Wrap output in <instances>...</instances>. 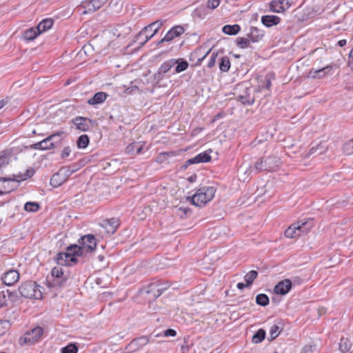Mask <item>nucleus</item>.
Masks as SVG:
<instances>
[{
    "label": "nucleus",
    "mask_w": 353,
    "mask_h": 353,
    "mask_svg": "<svg viewBox=\"0 0 353 353\" xmlns=\"http://www.w3.org/2000/svg\"><path fill=\"white\" fill-rule=\"evenodd\" d=\"M281 19L276 15H265L261 17V22H279Z\"/></svg>",
    "instance_id": "obj_43"
},
{
    "label": "nucleus",
    "mask_w": 353,
    "mask_h": 353,
    "mask_svg": "<svg viewBox=\"0 0 353 353\" xmlns=\"http://www.w3.org/2000/svg\"><path fill=\"white\" fill-rule=\"evenodd\" d=\"M148 342L145 337H141L132 340L127 347L129 352H135L139 350L140 347L143 346Z\"/></svg>",
    "instance_id": "obj_22"
},
{
    "label": "nucleus",
    "mask_w": 353,
    "mask_h": 353,
    "mask_svg": "<svg viewBox=\"0 0 353 353\" xmlns=\"http://www.w3.org/2000/svg\"><path fill=\"white\" fill-rule=\"evenodd\" d=\"M343 152L346 155L353 154V139L345 143L342 148Z\"/></svg>",
    "instance_id": "obj_40"
},
{
    "label": "nucleus",
    "mask_w": 353,
    "mask_h": 353,
    "mask_svg": "<svg viewBox=\"0 0 353 353\" xmlns=\"http://www.w3.org/2000/svg\"><path fill=\"white\" fill-rule=\"evenodd\" d=\"M348 63L352 70H353V48L351 50L349 54Z\"/></svg>",
    "instance_id": "obj_53"
},
{
    "label": "nucleus",
    "mask_w": 353,
    "mask_h": 353,
    "mask_svg": "<svg viewBox=\"0 0 353 353\" xmlns=\"http://www.w3.org/2000/svg\"><path fill=\"white\" fill-rule=\"evenodd\" d=\"M269 302V297L265 294H259L256 297V303L261 306H266Z\"/></svg>",
    "instance_id": "obj_33"
},
{
    "label": "nucleus",
    "mask_w": 353,
    "mask_h": 353,
    "mask_svg": "<svg viewBox=\"0 0 353 353\" xmlns=\"http://www.w3.org/2000/svg\"><path fill=\"white\" fill-rule=\"evenodd\" d=\"M157 23H149L145 26L138 34V39H143L142 43L147 42L151 39L157 32L159 26Z\"/></svg>",
    "instance_id": "obj_11"
},
{
    "label": "nucleus",
    "mask_w": 353,
    "mask_h": 353,
    "mask_svg": "<svg viewBox=\"0 0 353 353\" xmlns=\"http://www.w3.org/2000/svg\"><path fill=\"white\" fill-rule=\"evenodd\" d=\"M79 245L78 248L80 249L79 255L81 256L86 253L94 251L97 247V241L94 235L87 234L82 236L79 240Z\"/></svg>",
    "instance_id": "obj_6"
},
{
    "label": "nucleus",
    "mask_w": 353,
    "mask_h": 353,
    "mask_svg": "<svg viewBox=\"0 0 353 353\" xmlns=\"http://www.w3.org/2000/svg\"><path fill=\"white\" fill-rule=\"evenodd\" d=\"M53 23H38L36 27L30 28L26 30L23 34V37L28 41H33L40 34L52 28Z\"/></svg>",
    "instance_id": "obj_8"
},
{
    "label": "nucleus",
    "mask_w": 353,
    "mask_h": 353,
    "mask_svg": "<svg viewBox=\"0 0 353 353\" xmlns=\"http://www.w3.org/2000/svg\"><path fill=\"white\" fill-rule=\"evenodd\" d=\"M63 134V132H58L57 133L48 136V137L42 140L41 143L43 150L54 148L55 145L52 141L57 137H60Z\"/></svg>",
    "instance_id": "obj_19"
},
{
    "label": "nucleus",
    "mask_w": 353,
    "mask_h": 353,
    "mask_svg": "<svg viewBox=\"0 0 353 353\" xmlns=\"http://www.w3.org/2000/svg\"><path fill=\"white\" fill-rule=\"evenodd\" d=\"M21 295L28 299H39L42 297V293L39 286L36 282L27 281L22 283L19 288Z\"/></svg>",
    "instance_id": "obj_5"
},
{
    "label": "nucleus",
    "mask_w": 353,
    "mask_h": 353,
    "mask_svg": "<svg viewBox=\"0 0 353 353\" xmlns=\"http://www.w3.org/2000/svg\"><path fill=\"white\" fill-rule=\"evenodd\" d=\"M184 28L180 25L175 26L172 28H171L164 36L163 38L159 43H163L170 41L174 38L180 36L184 32Z\"/></svg>",
    "instance_id": "obj_14"
},
{
    "label": "nucleus",
    "mask_w": 353,
    "mask_h": 353,
    "mask_svg": "<svg viewBox=\"0 0 353 353\" xmlns=\"http://www.w3.org/2000/svg\"><path fill=\"white\" fill-rule=\"evenodd\" d=\"M108 0H86L82 3L81 7L83 8L82 14L93 12L101 8L107 3Z\"/></svg>",
    "instance_id": "obj_10"
},
{
    "label": "nucleus",
    "mask_w": 353,
    "mask_h": 353,
    "mask_svg": "<svg viewBox=\"0 0 353 353\" xmlns=\"http://www.w3.org/2000/svg\"><path fill=\"white\" fill-rule=\"evenodd\" d=\"M332 68V65H329L318 70L312 69L309 72V76L313 79H321L327 74Z\"/></svg>",
    "instance_id": "obj_20"
},
{
    "label": "nucleus",
    "mask_w": 353,
    "mask_h": 353,
    "mask_svg": "<svg viewBox=\"0 0 353 353\" xmlns=\"http://www.w3.org/2000/svg\"><path fill=\"white\" fill-rule=\"evenodd\" d=\"M313 227L312 220L303 219L290 225L285 232L287 238L294 239L307 234Z\"/></svg>",
    "instance_id": "obj_3"
},
{
    "label": "nucleus",
    "mask_w": 353,
    "mask_h": 353,
    "mask_svg": "<svg viewBox=\"0 0 353 353\" xmlns=\"http://www.w3.org/2000/svg\"><path fill=\"white\" fill-rule=\"evenodd\" d=\"M196 163H199L198 162V160L195 156L192 158L188 159L185 162V163L183 165L182 168L184 169H186L189 165H193V164H196Z\"/></svg>",
    "instance_id": "obj_46"
},
{
    "label": "nucleus",
    "mask_w": 353,
    "mask_h": 353,
    "mask_svg": "<svg viewBox=\"0 0 353 353\" xmlns=\"http://www.w3.org/2000/svg\"><path fill=\"white\" fill-rule=\"evenodd\" d=\"M52 276L54 280V285H61L63 282L66 280V276H64L63 270L62 268L60 267H54L52 269L51 271Z\"/></svg>",
    "instance_id": "obj_18"
},
{
    "label": "nucleus",
    "mask_w": 353,
    "mask_h": 353,
    "mask_svg": "<svg viewBox=\"0 0 353 353\" xmlns=\"http://www.w3.org/2000/svg\"><path fill=\"white\" fill-rule=\"evenodd\" d=\"M43 334V329L41 327H36L28 331L23 337L20 339V343L32 345L39 341Z\"/></svg>",
    "instance_id": "obj_9"
},
{
    "label": "nucleus",
    "mask_w": 353,
    "mask_h": 353,
    "mask_svg": "<svg viewBox=\"0 0 353 353\" xmlns=\"http://www.w3.org/2000/svg\"><path fill=\"white\" fill-rule=\"evenodd\" d=\"M31 148L34 149V150H43L41 141H39L38 143H36L32 145Z\"/></svg>",
    "instance_id": "obj_55"
},
{
    "label": "nucleus",
    "mask_w": 353,
    "mask_h": 353,
    "mask_svg": "<svg viewBox=\"0 0 353 353\" xmlns=\"http://www.w3.org/2000/svg\"><path fill=\"white\" fill-rule=\"evenodd\" d=\"M61 170H59L57 173L52 175L50 179V185L52 186L55 188L59 187L65 182V179L61 176Z\"/></svg>",
    "instance_id": "obj_27"
},
{
    "label": "nucleus",
    "mask_w": 353,
    "mask_h": 353,
    "mask_svg": "<svg viewBox=\"0 0 353 353\" xmlns=\"http://www.w3.org/2000/svg\"><path fill=\"white\" fill-rule=\"evenodd\" d=\"M10 327V323L9 321L0 320V336L3 335Z\"/></svg>",
    "instance_id": "obj_42"
},
{
    "label": "nucleus",
    "mask_w": 353,
    "mask_h": 353,
    "mask_svg": "<svg viewBox=\"0 0 353 353\" xmlns=\"http://www.w3.org/2000/svg\"><path fill=\"white\" fill-rule=\"evenodd\" d=\"M316 350L317 347L316 345L309 344L303 347L301 353H314Z\"/></svg>",
    "instance_id": "obj_45"
},
{
    "label": "nucleus",
    "mask_w": 353,
    "mask_h": 353,
    "mask_svg": "<svg viewBox=\"0 0 353 353\" xmlns=\"http://www.w3.org/2000/svg\"><path fill=\"white\" fill-rule=\"evenodd\" d=\"M290 0H285L284 6H285V9H287L290 7Z\"/></svg>",
    "instance_id": "obj_59"
},
{
    "label": "nucleus",
    "mask_w": 353,
    "mask_h": 353,
    "mask_svg": "<svg viewBox=\"0 0 353 353\" xmlns=\"http://www.w3.org/2000/svg\"><path fill=\"white\" fill-rule=\"evenodd\" d=\"M20 277L19 272L16 270L11 269L6 272L2 276V281L6 285H12L17 283Z\"/></svg>",
    "instance_id": "obj_13"
},
{
    "label": "nucleus",
    "mask_w": 353,
    "mask_h": 353,
    "mask_svg": "<svg viewBox=\"0 0 353 353\" xmlns=\"http://www.w3.org/2000/svg\"><path fill=\"white\" fill-rule=\"evenodd\" d=\"M181 353H196V350L188 345H183L181 348Z\"/></svg>",
    "instance_id": "obj_47"
},
{
    "label": "nucleus",
    "mask_w": 353,
    "mask_h": 353,
    "mask_svg": "<svg viewBox=\"0 0 353 353\" xmlns=\"http://www.w3.org/2000/svg\"><path fill=\"white\" fill-rule=\"evenodd\" d=\"M241 30L239 26L236 23L234 25H226L223 27V32L228 35H235L236 34Z\"/></svg>",
    "instance_id": "obj_26"
},
{
    "label": "nucleus",
    "mask_w": 353,
    "mask_h": 353,
    "mask_svg": "<svg viewBox=\"0 0 353 353\" xmlns=\"http://www.w3.org/2000/svg\"><path fill=\"white\" fill-rule=\"evenodd\" d=\"M285 0H274L270 3V8L274 12H281L285 10Z\"/></svg>",
    "instance_id": "obj_25"
},
{
    "label": "nucleus",
    "mask_w": 353,
    "mask_h": 353,
    "mask_svg": "<svg viewBox=\"0 0 353 353\" xmlns=\"http://www.w3.org/2000/svg\"><path fill=\"white\" fill-rule=\"evenodd\" d=\"M251 40L248 38V36L246 37H239L236 39V44L240 48H247L250 46Z\"/></svg>",
    "instance_id": "obj_36"
},
{
    "label": "nucleus",
    "mask_w": 353,
    "mask_h": 353,
    "mask_svg": "<svg viewBox=\"0 0 353 353\" xmlns=\"http://www.w3.org/2000/svg\"><path fill=\"white\" fill-rule=\"evenodd\" d=\"M263 24L265 25L266 27L269 28V27L272 26L273 25H276L277 23H263Z\"/></svg>",
    "instance_id": "obj_64"
},
{
    "label": "nucleus",
    "mask_w": 353,
    "mask_h": 353,
    "mask_svg": "<svg viewBox=\"0 0 353 353\" xmlns=\"http://www.w3.org/2000/svg\"><path fill=\"white\" fill-rule=\"evenodd\" d=\"M281 164V161L279 157L275 155H270L267 157H263L259 159L254 167H250L245 171L247 173L249 172H251L256 171V172H261L264 171L273 172L276 170Z\"/></svg>",
    "instance_id": "obj_1"
},
{
    "label": "nucleus",
    "mask_w": 353,
    "mask_h": 353,
    "mask_svg": "<svg viewBox=\"0 0 353 353\" xmlns=\"http://www.w3.org/2000/svg\"><path fill=\"white\" fill-rule=\"evenodd\" d=\"M220 4V0H208L207 6L211 9L216 8Z\"/></svg>",
    "instance_id": "obj_48"
},
{
    "label": "nucleus",
    "mask_w": 353,
    "mask_h": 353,
    "mask_svg": "<svg viewBox=\"0 0 353 353\" xmlns=\"http://www.w3.org/2000/svg\"><path fill=\"white\" fill-rule=\"evenodd\" d=\"M119 224L120 223L118 219L112 218L103 220L100 225L105 230L108 234H113L116 232Z\"/></svg>",
    "instance_id": "obj_15"
},
{
    "label": "nucleus",
    "mask_w": 353,
    "mask_h": 353,
    "mask_svg": "<svg viewBox=\"0 0 353 353\" xmlns=\"http://www.w3.org/2000/svg\"><path fill=\"white\" fill-rule=\"evenodd\" d=\"M196 157L199 163H206L211 160V156L207 151L198 154L197 155H196Z\"/></svg>",
    "instance_id": "obj_41"
},
{
    "label": "nucleus",
    "mask_w": 353,
    "mask_h": 353,
    "mask_svg": "<svg viewBox=\"0 0 353 353\" xmlns=\"http://www.w3.org/2000/svg\"><path fill=\"white\" fill-rule=\"evenodd\" d=\"M271 86V82L270 80H268L266 83H265V88L266 89H269Z\"/></svg>",
    "instance_id": "obj_61"
},
{
    "label": "nucleus",
    "mask_w": 353,
    "mask_h": 353,
    "mask_svg": "<svg viewBox=\"0 0 353 353\" xmlns=\"http://www.w3.org/2000/svg\"><path fill=\"white\" fill-rule=\"evenodd\" d=\"M177 63L176 59H171L164 62L159 68V72L165 74Z\"/></svg>",
    "instance_id": "obj_29"
},
{
    "label": "nucleus",
    "mask_w": 353,
    "mask_h": 353,
    "mask_svg": "<svg viewBox=\"0 0 353 353\" xmlns=\"http://www.w3.org/2000/svg\"><path fill=\"white\" fill-rule=\"evenodd\" d=\"M174 157L175 154L173 152H161L158 154L156 161L159 163H170V159Z\"/></svg>",
    "instance_id": "obj_28"
},
{
    "label": "nucleus",
    "mask_w": 353,
    "mask_h": 353,
    "mask_svg": "<svg viewBox=\"0 0 353 353\" xmlns=\"http://www.w3.org/2000/svg\"><path fill=\"white\" fill-rule=\"evenodd\" d=\"M80 249L77 244H72L67 247L65 252H59L56 257V262L61 266H68L76 263L79 256Z\"/></svg>",
    "instance_id": "obj_4"
},
{
    "label": "nucleus",
    "mask_w": 353,
    "mask_h": 353,
    "mask_svg": "<svg viewBox=\"0 0 353 353\" xmlns=\"http://www.w3.org/2000/svg\"><path fill=\"white\" fill-rule=\"evenodd\" d=\"M90 142V139L88 135L83 134L79 137L77 141V148L79 149H84L85 148Z\"/></svg>",
    "instance_id": "obj_30"
},
{
    "label": "nucleus",
    "mask_w": 353,
    "mask_h": 353,
    "mask_svg": "<svg viewBox=\"0 0 353 353\" xmlns=\"http://www.w3.org/2000/svg\"><path fill=\"white\" fill-rule=\"evenodd\" d=\"M8 103H9V99L8 98L1 99L0 100V110H2Z\"/></svg>",
    "instance_id": "obj_54"
},
{
    "label": "nucleus",
    "mask_w": 353,
    "mask_h": 353,
    "mask_svg": "<svg viewBox=\"0 0 353 353\" xmlns=\"http://www.w3.org/2000/svg\"><path fill=\"white\" fill-rule=\"evenodd\" d=\"M292 285L291 280L284 279L275 285L274 291L277 294L285 295L292 288Z\"/></svg>",
    "instance_id": "obj_16"
},
{
    "label": "nucleus",
    "mask_w": 353,
    "mask_h": 353,
    "mask_svg": "<svg viewBox=\"0 0 353 353\" xmlns=\"http://www.w3.org/2000/svg\"><path fill=\"white\" fill-rule=\"evenodd\" d=\"M70 152H71V150L70 148V147H65L62 151V154H61V157L62 158H66L68 157H69V155L70 154Z\"/></svg>",
    "instance_id": "obj_51"
},
{
    "label": "nucleus",
    "mask_w": 353,
    "mask_h": 353,
    "mask_svg": "<svg viewBox=\"0 0 353 353\" xmlns=\"http://www.w3.org/2000/svg\"><path fill=\"white\" fill-rule=\"evenodd\" d=\"M169 287L168 283H153L150 284L146 288L141 290V294L149 295L148 299H155L161 296L163 292Z\"/></svg>",
    "instance_id": "obj_7"
},
{
    "label": "nucleus",
    "mask_w": 353,
    "mask_h": 353,
    "mask_svg": "<svg viewBox=\"0 0 353 353\" xmlns=\"http://www.w3.org/2000/svg\"><path fill=\"white\" fill-rule=\"evenodd\" d=\"M34 173V170L32 168H29L26 170L25 174L14 176L16 178L14 179L13 180L17 181H24L28 178H30L31 176H32Z\"/></svg>",
    "instance_id": "obj_38"
},
{
    "label": "nucleus",
    "mask_w": 353,
    "mask_h": 353,
    "mask_svg": "<svg viewBox=\"0 0 353 353\" xmlns=\"http://www.w3.org/2000/svg\"><path fill=\"white\" fill-rule=\"evenodd\" d=\"M343 339H341V341L340 343V348L343 352H346L350 350V347L347 345V342L345 341L344 342V348H343Z\"/></svg>",
    "instance_id": "obj_52"
},
{
    "label": "nucleus",
    "mask_w": 353,
    "mask_h": 353,
    "mask_svg": "<svg viewBox=\"0 0 353 353\" xmlns=\"http://www.w3.org/2000/svg\"><path fill=\"white\" fill-rule=\"evenodd\" d=\"M257 276L258 272L255 270H251L249 272H248L244 276V279L246 282V286H250L252 284L254 279L257 277Z\"/></svg>",
    "instance_id": "obj_32"
},
{
    "label": "nucleus",
    "mask_w": 353,
    "mask_h": 353,
    "mask_svg": "<svg viewBox=\"0 0 353 353\" xmlns=\"http://www.w3.org/2000/svg\"><path fill=\"white\" fill-rule=\"evenodd\" d=\"M346 40L345 39H341L340 41H339L338 42V45L340 46V47H343L346 45Z\"/></svg>",
    "instance_id": "obj_57"
},
{
    "label": "nucleus",
    "mask_w": 353,
    "mask_h": 353,
    "mask_svg": "<svg viewBox=\"0 0 353 353\" xmlns=\"http://www.w3.org/2000/svg\"><path fill=\"white\" fill-rule=\"evenodd\" d=\"M176 61L177 63L176 64L177 65L175 68V72L176 73H180L183 71H185L188 68V63L186 61L181 59H176Z\"/></svg>",
    "instance_id": "obj_37"
},
{
    "label": "nucleus",
    "mask_w": 353,
    "mask_h": 353,
    "mask_svg": "<svg viewBox=\"0 0 353 353\" xmlns=\"http://www.w3.org/2000/svg\"><path fill=\"white\" fill-rule=\"evenodd\" d=\"M92 120L83 117H77L73 119V123L80 131H88L91 126Z\"/></svg>",
    "instance_id": "obj_17"
},
{
    "label": "nucleus",
    "mask_w": 353,
    "mask_h": 353,
    "mask_svg": "<svg viewBox=\"0 0 353 353\" xmlns=\"http://www.w3.org/2000/svg\"><path fill=\"white\" fill-rule=\"evenodd\" d=\"M216 56L217 54H215L214 52H213L211 55V57H210V59L208 63V67L211 68H212L214 64H215V62H216Z\"/></svg>",
    "instance_id": "obj_49"
},
{
    "label": "nucleus",
    "mask_w": 353,
    "mask_h": 353,
    "mask_svg": "<svg viewBox=\"0 0 353 353\" xmlns=\"http://www.w3.org/2000/svg\"><path fill=\"white\" fill-rule=\"evenodd\" d=\"M108 96V94L104 92H98L92 98L88 99V103L93 106L101 104L106 100Z\"/></svg>",
    "instance_id": "obj_21"
},
{
    "label": "nucleus",
    "mask_w": 353,
    "mask_h": 353,
    "mask_svg": "<svg viewBox=\"0 0 353 353\" xmlns=\"http://www.w3.org/2000/svg\"><path fill=\"white\" fill-rule=\"evenodd\" d=\"M316 149H315L314 147H312L310 150V154H312L316 152Z\"/></svg>",
    "instance_id": "obj_63"
},
{
    "label": "nucleus",
    "mask_w": 353,
    "mask_h": 353,
    "mask_svg": "<svg viewBox=\"0 0 353 353\" xmlns=\"http://www.w3.org/2000/svg\"><path fill=\"white\" fill-rule=\"evenodd\" d=\"M215 192L214 187L203 186L199 188L192 196H188L187 199L190 200L193 205L201 207L213 199Z\"/></svg>",
    "instance_id": "obj_2"
},
{
    "label": "nucleus",
    "mask_w": 353,
    "mask_h": 353,
    "mask_svg": "<svg viewBox=\"0 0 353 353\" xmlns=\"http://www.w3.org/2000/svg\"><path fill=\"white\" fill-rule=\"evenodd\" d=\"M79 347L75 343H69L61 347L60 352L61 353H77Z\"/></svg>",
    "instance_id": "obj_34"
},
{
    "label": "nucleus",
    "mask_w": 353,
    "mask_h": 353,
    "mask_svg": "<svg viewBox=\"0 0 353 353\" xmlns=\"http://www.w3.org/2000/svg\"><path fill=\"white\" fill-rule=\"evenodd\" d=\"M239 90L242 93L238 95V99L243 105H251L254 102V97L251 96L250 89L246 86L239 85Z\"/></svg>",
    "instance_id": "obj_12"
},
{
    "label": "nucleus",
    "mask_w": 353,
    "mask_h": 353,
    "mask_svg": "<svg viewBox=\"0 0 353 353\" xmlns=\"http://www.w3.org/2000/svg\"><path fill=\"white\" fill-rule=\"evenodd\" d=\"M176 332L173 329H168L163 332L164 336H175Z\"/></svg>",
    "instance_id": "obj_50"
},
{
    "label": "nucleus",
    "mask_w": 353,
    "mask_h": 353,
    "mask_svg": "<svg viewBox=\"0 0 353 353\" xmlns=\"http://www.w3.org/2000/svg\"><path fill=\"white\" fill-rule=\"evenodd\" d=\"M280 331H281V329L279 325H272L270 330V336L271 337V339L272 340V339H276L280 334Z\"/></svg>",
    "instance_id": "obj_44"
},
{
    "label": "nucleus",
    "mask_w": 353,
    "mask_h": 353,
    "mask_svg": "<svg viewBox=\"0 0 353 353\" xmlns=\"http://www.w3.org/2000/svg\"><path fill=\"white\" fill-rule=\"evenodd\" d=\"M39 209V204L37 202L28 201L24 205V210L27 212H34Z\"/></svg>",
    "instance_id": "obj_39"
},
{
    "label": "nucleus",
    "mask_w": 353,
    "mask_h": 353,
    "mask_svg": "<svg viewBox=\"0 0 353 353\" xmlns=\"http://www.w3.org/2000/svg\"><path fill=\"white\" fill-rule=\"evenodd\" d=\"M196 179V175H193V176H191L188 178V181H190V182H194Z\"/></svg>",
    "instance_id": "obj_60"
},
{
    "label": "nucleus",
    "mask_w": 353,
    "mask_h": 353,
    "mask_svg": "<svg viewBox=\"0 0 353 353\" xmlns=\"http://www.w3.org/2000/svg\"><path fill=\"white\" fill-rule=\"evenodd\" d=\"M219 69L222 72H228L230 68V59L226 56L221 57L219 60Z\"/></svg>",
    "instance_id": "obj_31"
},
{
    "label": "nucleus",
    "mask_w": 353,
    "mask_h": 353,
    "mask_svg": "<svg viewBox=\"0 0 353 353\" xmlns=\"http://www.w3.org/2000/svg\"><path fill=\"white\" fill-rule=\"evenodd\" d=\"M40 22H43V23H46V22H53V20L50 18H46V19H43L42 20L40 21Z\"/></svg>",
    "instance_id": "obj_58"
},
{
    "label": "nucleus",
    "mask_w": 353,
    "mask_h": 353,
    "mask_svg": "<svg viewBox=\"0 0 353 353\" xmlns=\"http://www.w3.org/2000/svg\"><path fill=\"white\" fill-rule=\"evenodd\" d=\"M265 337V331L263 329H259L252 336V342L254 343H261Z\"/></svg>",
    "instance_id": "obj_35"
},
{
    "label": "nucleus",
    "mask_w": 353,
    "mask_h": 353,
    "mask_svg": "<svg viewBox=\"0 0 353 353\" xmlns=\"http://www.w3.org/2000/svg\"><path fill=\"white\" fill-rule=\"evenodd\" d=\"M245 287H247L246 284H244L243 283H238L236 285V288L240 290H243Z\"/></svg>",
    "instance_id": "obj_56"
},
{
    "label": "nucleus",
    "mask_w": 353,
    "mask_h": 353,
    "mask_svg": "<svg viewBox=\"0 0 353 353\" xmlns=\"http://www.w3.org/2000/svg\"><path fill=\"white\" fill-rule=\"evenodd\" d=\"M246 36L251 40L252 43L259 41L263 37V32L255 27H251L249 32Z\"/></svg>",
    "instance_id": "obj_23"
},
{
    "label": "nucleus",
    "mask_w": 353,
    "mask_h": 353,
    "mask_svg": "<svg viewBox=\"0 0 353 353\" xmlns=\"http://www.w3.org/2000/svg\"><path fill=\"white\" fill-rule=\"evenodd\" d=\"M179 210H183L185 214H186L188 213V212H189V210L188 208H180Z\"/></svg>",
    "instance_id": "obj_62"
},
{
    "label": "nucleus",
    "mask_w": 353,
    "mask_h": 353,
    "mask_svg": "<svg viewBox=\"0 0 353 353\" xmlns=\"http://www.w3.org/2000/svg\"><path fill=\"white\" fill-rule=\"evenodd\" d=\"M143 145L140 143H132L126 147L125 152L131 155L141 154L143 150Z\"/></svg>",
    "instance_id": "obj_24"
}]
</instances>
